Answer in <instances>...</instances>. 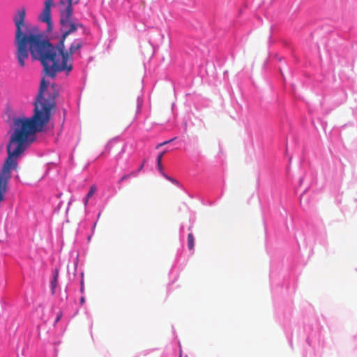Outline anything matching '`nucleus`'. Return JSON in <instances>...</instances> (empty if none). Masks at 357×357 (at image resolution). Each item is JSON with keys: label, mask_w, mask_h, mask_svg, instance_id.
<instances>
[{"label": "nucleus", "mask_w": 357, "mask_h": 357, "mask_svg": "<svg viewBox=\"0 0 357 357\" xmlns=\"http://www.w3.org/2000/svg\"><path fill=\"white\" fill-rule=\"evenodd\" d=\"M79 0H60L59 11L60 15V30L62 33L59 42L53 46L48 40L43 38L37 26L25 22L26 9L20 8L13 16L16 28L14 43L16 47L15 55L19 66H25L29 53L33 59L39 60L44 68L45 76L54 78L57 73L70 72L73 69L70 56L82 48L83 41L76 38L66 50L64 42L66 38L82 25L73 20V4Z\"/></svg>", "instance_id": "obj_1"}, {"label": "nucleus", "mask_w": 357, "mask_h": 357, "mask_svg": "<svg viewBox=\"0 0 357 357\" xmlns=\"http://www.w3.org/2000/svg\"><path fill=\"white\" fill-rule=\"evenodd\" d=\"M54 6V0H45L44 2V8L39 15V20L47 24V29L52 30L53 23L51 16V7Z\"/></svg>", "instance_id": "obj_2"}, {"label": "nucleus", "mask_w": 357, "mask_h": 357, "mask_svg": "<svg viewBox=\"0 0 357 357\" xmlns=\"http://www.w3.org/2000/svg\"><path fill=\"white\" fill-rule=\"evenodd\" d=\"M96 190H97V188L96 187V185H91L90 187V190L88 192V193L86 194V196L84 201V205L87 204L89 199L91 198L96 193Z\"/></svg>", "instance_id": "obj_3"}, {"label": "nucleus", "mask_w": 357, "mask_h": 357, "mask_svg": "<svg viewBox=\"0 0 357 357\" xmlns=\"http://www.w3.org/2000/svg\"><path fill=\"white\" fill-rule=\"evenodd\" d=\"M188 247L190 250H193L195 247V237L192 233L188 235Z\"/></svg>", "instance_id": "obj_4"}, {"label": "nucleus", "mask_w": 357, "mask_h": 357, "mask_svg": "<svg viewBox=\"0 0 357 357\" xmlns=\"http://www.w3.org/2000/svg\"><path fill=\"white\" fill-rule=\"evenodd\" d=\"M134 174H135L134 172H131L130 174L123 175L119 180V183H122L123 181L128 179V178H130V176L134 175Z\"/></svg>", "instance_id": "obj_5"}, {"label": "nucleus", "mask_w": 357, "mask_h": 357, "mask_svg": "<svg viewBox=\"0 0 357 357\" xmlns=\"http://www.w3.org/2000/svg\"><path fill=\"white\" fill-rule=\"evenodd\" d=\"M165 153V151L162 152L161 153H160L157 157L156 162H160V161L162 162V158Z\"/></svg>", "instance_id": "obj_6"}, {"label": "nucleus", "mask_w": 357, "mask_h": 357, "mask_svg": "<svg viewBox=\"0 0 357 357\" xmlns=\"http://www.w3.org/2000/svg\"><path fill=\"white\" fill-rule=\"evenodd\" d=\"M174 139H175V138H173V139H170V140H169V141H165V142H162V143L159 144L157 146V148H159V147H160V146H163V145H165V144H168V143H169V142H172L173 140H174Z\"/></svg>", "instance_id": "obj_7"}, {"label": "nucleus", "mask_w": 357, "mask_h": 357, "mask_svg": "<svg viewBox=\"0 0 357 357\" xmlns=\"http://www.w3.org/2000/svg\"><path fill=\"white\" fill-rule=\"evenodd\" d=\"M56 280H57V274L54 276V280L51 282L53 290L56 287Z\"/></svg>", "instance_id": "obj_8"}, {"label": "nucleus", "mask_w": 357, "mask_h": 357, "mask_svg": "<svg viewBox=\"0 0 357 357\" xmlns=\"http://www.w3.org/2000/svg\"><path fill=\"white\" fill-rule=\"evenodd\" d=\"M157 167H158V169L160 172H162V162L160 161L159 162H157Z\"/></svg>", "instance_id": "obj_9"}, {"label": "nucleus", "mask_w": 357, "mask_h": 357, "mask_svg": "<svg viewBox=\"0 0 357 357\" xmlns=\"http://www.w3.org/2000/svg\"><path fill=\"white\" fill-rule=\"evenodd\" d=\"M85 302V299L83 296L80 298V303L83 304Z\"/></svg>", "instance_id": "obj_10"}, {"label": "nucleus", "mask_w": 357, "mask_h": 357, "mask_svg": "<svg viewBox=\"0 0 357 357\" xmlns=\"http://www.w3.org/2000/svg\"><path fill=\"white\" fill-rule=\"evenodd\" d=\"M61 314H59V315L57 316V317H56V322H57V321H59V319H61Z\"/></svg>", "instance_id": "obj_11"}, {"label": "nucleus", "mask_w": 357, "mask_h": 357, "mask_svg": "<svg viewBox=\"0 0 357 357\" xmlns=\"http://www.w3.org/2000/svg\"><path fill=\"white\" fill-rule=\"evenodd\" d=\"M166 178H168V179H169V181H173V182H174V181H175L174 180H173V179H172V178H169V177H167V176H166Z\"/></svg>", "instance_id": "obj_12"}, {"label": "nucleus", "mask_w": 357, "mask_h": 357, "mask_svg": "<svg viewBox=\"0 0 357 357\" xmlns=\"http://www.w3.org/2000/svg\"><path fill=\"white\" fill-rule=\"evenodd\" d=\"M166 178H168V179H169V181H173V182H174V181H175L174 180H173V179H172V178H169V177H167V176H166Z\"/></svg>", "instance_id": "obj_13"}, {"label": "nucleus", "mask_w": 357, "mask_h": 357, "mask_svg": "<svg viewBox=\"0 0 357 357\" xmlns=\"http://www.w3.org/2000/svg\"><path fill=\"white\" fill-rule=\"evenodd\" d=\"M142 168H143V165H142L140 166V167L139 168V171H140Z\"/></svg>", "instance_id": "obj_14"}]
</instances>
